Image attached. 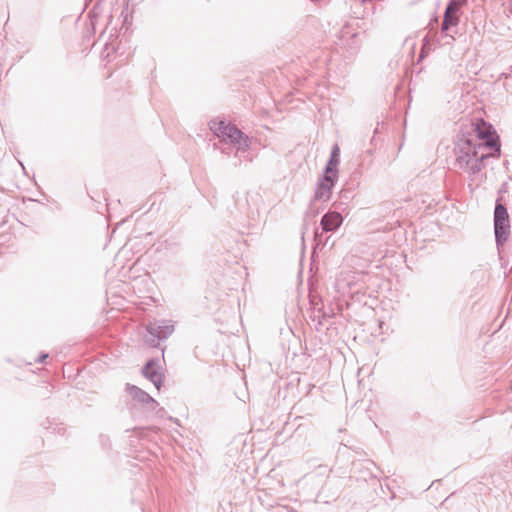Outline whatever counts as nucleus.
Instances as JSON below:
<instances>
[{"label": "nucleus", "instance_id": "1", "mask_svg": "<svg viewBox=\"0 0 512 512\" xmlns=\"http://www.w3.org/2000/svg\"><path fill=\"white\" fill-rule=\"evenodd\" d=\"M493 156L491 152H485L481 145L472 138H467L458 144L456 161L459 167L469 173H478L483 167V160Z\"/></svg>", "mask_w": 512, "mask_h": 512}, {"label": "nucleus", "instance_id": "2", "mask_svg": "<svg viewBox=\"0 0 512 512\" xmlns=\"http://www.w3.org/2000/svg\"><path fill=\"white\" fill-rule=\"evenodd\" d=\"M473 132L475 133V137L472 138L477 144L481 145V149L485 152H494L500 151V143L499 137L493 127L485 122L483 119L476 120L473 124Z\"/></svg>", "mask_w": 512, "mask_h": 512}, {"label": "nucleus", "instance_id": "3", "mask_svg": "<svg viewBox=\"0 0 512 512\" xmlns=\"http://www.w3.org/2000/svg\"><path fill=\"white\" fill-rule=\"evenodd\" d=\"M210 129L224 142L235 144L240 148L248 147V139L235 125L214 119L210 122Z\"/></svg>", "mask_w": 512, "mask_h": 512}, {"label": "nucleus", "instance_id": "4", "mask_svg": "<svg viewBox=\"0 0 512 512\" xmlns=\"http://www.w3.org/2000/svg\"><path fill=\"white\" fill-rule=\"evenodd\" d=\"M495 236L498 242H505L509 235V215L505 206L497 201L494 211Z\"/></svg>", "mask_w": 512, "mask_h": 512}, {"label": "nucleus", "instance_id": "5", "mask_svg": "<svg viewBox=\"0 0 512 512\" xmlns=\"http://www.w3.org/2000/svg\"><path fill=\"white\" fill-rule=\"evenodd\" d=\"M462 6L461 1L453 0L447 6L442 22V31H448L459 23V11Z\"/></svg>", "mask_w": 512, "mask_h": 512}, {"label": "nucleus", "instance_id": "6", "mask_svg": "<svg viewBox=\"0 0 512 512\" xmlns=\"http://www.w3.org/2000/svg\"><path fill=\"white\" fill-rule=\"evenodd\" d=\"M334 178L331 175H325L320 181L315 192V201L327 202L332 194Z\"/></svg>", "mask_w": 512, "mask_h": 512}, {"label": "nucleus", "instance_id": "7", "mask_svg": "<svg viewBox=\"0 0 512 512\" xmlns=\"http://www.w3.org/2000/svg\"><path fill=\"white\" fill-rule=\"evenodd\" d=\"M342 222H343L342 215L338 212L333 211V212L326 213L322 217L321 226L324 231L330 232V231H334L338 227H340Z\"/></svg>", "mask_w": 512, "mask_h": 512}, {"label": "nucleus", "instance_id": "8", "mask_svg": "<svg viewBox=\"0 0 512 512\" xmlns=\"http://www.w3.org/2000/svg\"><path fill=\"white\" fill-rule=\"evenodd\" d=\"M148 331L157 338H166L173 332V325L168 322H155L147 326Z\"/></svg>", "mask_w": 512, "mask_h": 512}, {"label": "nucleus", "instance_id": "9", "mask_svg": "<svg viewBox=\"0 0 512 512\" xmlns=\"http://www.w3.org/2000/svg\"><path fill=\"white\" fill-rule=\"evenodd\" d=\"M143 374L146 378H148L150 381L154 383L155 387L158 390L160 389L163 382V376L161 373L157 371L155 363L153 361L147 362V364L143 368Z\"/></svg>", "mask_w": 512, "mask_h": 512}, {"label": "nucleus", "instance_id": "10", "mask_svg": "<svg viewBox=\"0 0 512 512\" xmlns=\"http://www.w3.org/2000/svg\"><path fill=\"white\" fill-rule=\"evenodd\" d=\"M339 159L332 158L330 159L327 167L325 175H331L333 178L336 177V167L338 165Z\"/></svg>", "mask_w": 512, "mask_h": 512}, {"label": "nucleus", "instance_id": "11", "mask_svg": "<svg viewBox=\"0 0 512 512\" xmlns=\"http://www.w3.org/2000/svg\"><path fill=\"white\" fill-rule=\"evenodd\" d=\"M339 153H340V149L337 145L334 146L333 150H332V155L331 157L332 158H336V159H339Z\"/></svg>", "mask_w": 512, "mask_h": 512}, {"label": "nucleus", "instance_id": "12", "mask_svg": "<svg viewBox=\"0 0 512 512\" xmlns=\"http://www.w3.org/2000/svg\"><path fill=\"white\" fill-rule=\"evenodd\" d=\"M46 358H47V354H44V355H42V356L40 357V361H43V360H44V359H46Z\"/></svg>", "mask_w": 512, "mask_h": 512}, {"label": "nucleus", "instance_id": "13", "mask_svg": "<svg viewBox=\"0 0 512 512\" xmlns=\"http://www.w3.org/2000/svg\"><path fill=\"white\" fill-rule=\"evenodd\" d=\"M147 399H148V401L154 402V399L148 395H147Z\"/></svg>", "mask_w": 512, "mask_h": 512}]
</instances>
